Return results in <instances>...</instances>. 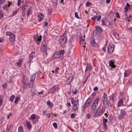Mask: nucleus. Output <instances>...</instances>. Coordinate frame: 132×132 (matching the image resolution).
I'll return each instance as SVG.
<instances>
[{"label": "nucleus", "instance_id": "338daca9", "mask_svg": "<svg viewBox=\"0 0 132 132\" xmlns=\"http://www.w3.org/2000/svg\"><path fill=\"white\" fill-rule=\"evenodd\" d=\"M93 90L94 91H97L98 90V87H96L94 88Z\"/></svg>", "mask_w": 132, "mask_h": 132}, {"label": "nucleus", "instance_id": "39448f33", "mask_svg": "<svg viewBox=\"0 0 132 132\" xmlns=\"http://www.w3.org/2000/svg\"><path fill=\"white\" fill-rule=\"evenodd\" d=\"M67 79L66 81L65 84L67 85H69L71 83V81L73 80V75L71 73L68 74Z\"/></svg>", "mask_w": 132, "mask_h": 132}, {"label": "nucleus", "instance_id": "1a4fd4ad", "mask_svg": "<svg viewBox=\"0 0 132 132\" xmlns=\"http://www.w3.org/2000/svg\"><path fill=\"white\" fill-rule=\"evenodd\" d=\"M102 25L104 26H109V25H111V23L109 22L108 20L106 19L102 20Z\"/></svg>", "mask_w": 132, "mask_h": 132}, {"label": "nucleus", "instance_id": "f704fd0d", "mask_svg": "<svg viewBox=\"0 0 132 132\" xmlns=\"http://www.w3.org/2000/svg\"><path fill=\"white\" fill-rule=\"evenodd\" d=\"M115 62V61L114 60H110L109 62V65H111L114 64V63Z\"/></svg>", "mask_w": 132, "mask_h": 132}, {"label": "nucleus", "instance_id": "20e7f679", "mask_svg": "<svg viewBox=\"0 0 132 132\" xmlns=\"http://www.w3.org/2000/svg\"><path fill=\"white\" fill-rule=\"evenodd\" d=\"M92 100L90 97H89L86 101L83 106V108L85 109L88 106H90L92 103Z\"/></svg>", "mask_w": 132, "mask_h": 132}, {"label": "nucleus", "instance_id": "4d7b16f0", "mask_svg": "<svg viewBox=\"0 0 132 132\" xmlns=\"http://www.w3.org/2000/svg\"><path fill=\"white\" fill-rule=\"evenodd\" d=\"M101 18V15H99L98 18H97V21H99L100 20Z\"/></svg>", "mask_w": 132, "mask_h": 132}, {"label": "nucleus", "instance_id": "473e14b6", "mask_svg": "<svg viewBox=\"0 0 132 132\" xmlns=\"http://www.w3.org/2000/svg\"><path fill=\"white\" fill-rule=\"evenodd\" d=\"M80 43L81 44H82L83 45H84L86 44V43L84 42V39H82V38H80Z\"/></svg>", "mask_w": 132, "mask_h": 132}, {"label": "nucleus", "instance_id": "09e8293b", "mask_svg": "<svg viewBox=\"0 0 132 132\" xmlns=\"http://www.w3.org/2000/svg\"><path fill=\"white\" fill-rule=\"evenodd\" d=\"M97 17V15H95L91 18V19L93 21H95Z\"/></svg>", "mask_w": 132, "mask_h": 132}, {"label": "nucleus", "instance_id": "ea45409f", "mask_svg": "<svg viewBox=\"0 0 132 132\" xmlns=\"http://www.w3.org/2000/svg\"><path fill=\"white\" fill-rule=\"evenodd\" d=\"M15 96L14 95H13L10 97V100L11 102H12L14 99L15 98Z\"/></svg>", "mask_w": 132, "mask_h": 132}, {"label": "nucleus", "instance_id": "b1692460", "mask_svg": "<svg viewBox=\"0 0 132 132\" xmlns=\"http://www.w3.org/2000/svg\"><path fill=\"white\" fill-rule=\"evenodd\" d=\"M42 109L43 110V113L44 116L46 115L47 113H48V112H49V111H48L46 109H45V107H44Z\"/></svg>", "mask_w": 132, "mask_h": 132}, {"label": "nucleus", "instance_id": "37998d69", "mask_svg": "<svg viewBox=\"0 0 132 132\" xmlns=\"http://www.w3.org/2000/svg\"><path fill=\"white\" fill-rule=\"evenodd\" d=\"M75 91H73L72 90V93H73L74 95H76L78 91V90L76 88H75L74 89Z\"/></svg>", "mask_w": 132, "mask_h": 132}, {"label": "nucleus", "instance_id": "774afa93", "mask_svg": "<svg viewBox=\"0 0 132 132\" xmlns=\"http://www.w3.org/2000/svg\"><path fill=\"white\" fill-rule=\"evenodd\" d=\"M128 30L130 32L132 31V27H131L128 29Z\"/></svg>", "mask_w": 132, "mask_h": 132}, {"label": "nucleus", "instance_id": "052dcab7", "mask_svg": "<svg viewBox=\"0 0 132 132\" xmlns=\"http://www.w3.org/2000/svg\"><path fill=\"white\" fill-rule=\"evenodd\" d=\"M7 85L6 84L4 83L2 85V87L3 88H6Z\"/></svg>", "mask_w": 132, "mask_h": 132}, {"label": "nucleus", "instance_id": "a19ab883", "mask_svg": "<svg viewBox=\"0 0 132 132\" xmlns=\"http://www.w3.org/2000/svg\"><path fill=\"white\" fill-rule=\"evenodd\" d=\"M30 117L31 119L33 120L35 119L36 116L35 114H33Z\"/></svg>", "mask_w": 132, "mask_h": 132}, {"label": "nucleus", "instance_id": "0e129e2a", "mask_svg": "<svg viewBox=\"0 0 132 132\" xmlns=\"http://www.w3.org/2000/svg\"><path fill=\"white\" fill-rule=\"evenodd\" d=\"M110 66V67L112 68H114L116 67V65H114V64L111 65H109Z\"/></svg>", "mask_w": 132, "mask_h": 132}, {"label": "nucleus", "instance_id": "f8f14e48", "mask_svg": "<svg viewBox=\"0 0 132 132\" xmlns=\"http://www.w3.org/2000/svg\"><path fill=\"white\" fill-rule=\"evenodd\" d=\"M59 86L58 85H56L53 87L50 90V92L52 93H54L58 88H59Z\"/></svg>", "mask_w": 132, "mask_h": 132}, {"label": "nucleus", "instance_id": "5701e85b", "mask_svg": "<svg viewBox=\"0 0 132 132\" xmlns=\"http://www.w3.org/2000/svg\"><path fill=\"white\" fill-rule=\"evenodd\" d=\"M123 100L122 99H121L119 101L118 107H119L120 106H123Z\"/></svg>", "mask_w": 132, "mask_h": 132}, {"label": "nucleus", "instance_id": "79ce46f5", "mask_svg": "<svg viewBox=\"0 0 132 132\" xmlns=\"http://www.w3.org/2000/svg\"><path fill=\"white\" fill-rule=\"evenodd\" d=\"M23 130L22 127L21 126H20L18 128L19 132H23Z\"/></svg>", "mask_w": 132, "mask_h": 132}, {"label": "nucleus", "instance_id": "c03bdc74", "mask_svg": "<svg viewBox=\"0 0 132 132\" xmlns=\"http://www.w3.org/2000/svg\"><path fill=\"white\" fill-rule=\"evenodd\" d=\"M59 53H60V56L61 55H63L64 53V51L63 50H62L61 51H60L59 52Z\"/></svg>", "mask_w": 132, "mask_h": 132}, {"label": "nucleus", "instance_id": "603ef678", "mask_svg": "<svg viewBox=\"0 0 132 132\" xmlns=\"http://www.w3.org/2000/svg\"><path fill=\"white\" fill-rule=\"evenodd\" d=\"M92 5V3L89 2H87L86 3V5L87 7L89 6L90 5Z\"/></svg>", "mask_w": 132, "mask_h": 132}, {"label": "nucleus", "instance_id": "de8ad7c7", "mask_svg": "<svg viewBox=\"0 0 132 132\" xmlns=\"http://www.w3.org/2000/svg\"><path fill=\"white\" fill-rule=\"evenodd\" d=\"M76 117L75 114L73 113H72L70 115V118H73Z\"/></svg>", "mask_w": 132, "mask_h": 132}, {"label": "nucleus", "instance_id": "4468645a", "mask_svg": "<svg viewBox=\"0 0 132 132\" xmlns=\"http://www.w3.org/2000/svg\"><path fill=\"white\" fill-rule=\"evenodd\" d=\"M92 69V66L90 63H87L86 64V69L85 71V73L87 71H90Z\"/></svg>", "mask_w": 132, "mask_h": 132}, {"label": "nucleus", "instance_id": "bf43d9fd", "mask_svg": "<svg viewBox=\"0 0 132 132\" xmlns=\"http://www.w3.org/2000/svg\"><path fill=\"white\" fill-rule=\"evenodd\" d=\"M53 126L56 129L57 128V125L56 123H54L53 124Z\"/></svg>", "mask_w": 132, "mask_h": 132}, {"label": "nucleus", "instance_id": "5fc2aeb1", "mask_svg": "<svg viewBox=\"0 0 132 132\" xmlns=\"http://www.w3.org/2000/svg\"><path fill=\"white\" fill-rule=\"evenodd\" d=\"M59 69V68L58 67H57L55 69V72L56 74H57L58 73V70Z\"/></svg>", "mask_w": 132, "mask_h": 132}, {"label": "nucleus", "instance_id": "4be33fe9", "mask_svg": "<svg viewBox=\"0 0 132 132\" xmlns=\"http://www.w3.org/2000/svg\"><path fill=\"white\" fill-rule=\"evenodd\" d=\"M23 62V61L22 59H20L19 62H17L16 63L17 66L19 67H20L22 64V63Z\"/></svg>", "mask_w": 132, "mask_h": 132}, {"label": "nucleus", "instance_id": "c9c22d12", "mask_svg": "<svg viewBox=\"0 0 132 132\" xmlns=\"http://www.w3.org/2000/svg\"><path fill=\"white\" fill-rule=\"evenodd\" d=\"M31 10L30 8H29L27 11V16H28L31 14Z\"/></svg>", "mask_w": 132, "mask_h": 132}, {"label": "nucleus", "instance_id": "72a5a7b5", "mask_svg": "<svg viewBox=\"0 0 132 132\" xmlns=\"http://www.w3.org/2000/svg\"><path fill=\"white\" fill-rule=\"evenodd\" d=\"M20 98L19 96H17L15 98V103L16 104H18V102L20 100Z\"/></svg>", "mask_w": 132, "mask_h": 132}, {"label": "nucleus", "instance_id": "58836bf2", "mask_svg": "<svg viewBox=\"0 0 132 132\" xmlns=\"http://www.w3.org/2000/svg\"><path fill=\"white\" fill-rule=\"evenodd\" d=\"M113 35L117 39L118 38V37H119V34L116 32H113Z\"/></svg>", "mask_w": 132, "mask_h": 132}, {"label": "nucleus", "instance_id": "f257e3e1", "mask_svg": "<svg viewBox=\"0 0 132 132\" xmlns=\"http://www.w3.org/2000/svg\"><path fill=\"white\" fill-rule=\"evenodd\" d=\"M100 98L99 97H97L94 101L92 105L91 112L92 116L94 118L97 117L98 116H101L105 111V107L103 106L101 110L99 111L97 114L98 109H96V108L98 106V103L100 102Z\"/></svg>", "mask_w": 132, "mask_h": 132}, {"label": "nucleus", "instance_id": "7c9ffc66", "mask_svg": "<svg viewBox=\"0 0 132 132\" xmlns=\"http://www.w3.org/2000/svg\"><path fill=\"white\" fill-rule=\"evenodd\" d=\"M34 80H33L32 79H30V81L29 83V86L30 87L31 86V87L33 86L34 84Z\"/></svg>", "mask_w": 132, "mask_h": 132}, {"label": "nucleus", "instance_id": "393cba45", "mask_svg": "<svg viewBox=\"0 0 132 132\" xmlns=\"http://www.w3.org/2000/svg\"><path fill=\"white\" fill-rule=\"evenodd\" d=\"M90 42L91 45L95 47L96 46V44L94 39L92 38L91 39Z\"/></svg>", "mask_w": 132, "mask_h": 132}, {"label": "nucleus", "instance_id": "2f4dec72", "mask_svg": "<svg viewBox=\"0 0 132 132\" xmlns=\"http://www.w3.org/2000/svg\"><path fill=\"white\" fill-rule=\"evenodd\" d=\"M106 104L107 106L108 107H112V104L109 101L106 102Z\"/></svg>", "mask_w": 132, "mask_h": 132}, {"label": "nucleus", "instance_id": "f03ea898", "mask_svg": "<svg viewBox=\"0 0 132 132\" xmlns=\"http://www.w3.org/2000/svg\"><path fill=\"white\" fill-rule=\"evenodd\" d=\"M71 103L73 104L72 109L74 111L77 110L79 108V100H77L75 101L73 97L71 98Z\"/></svg>", "mask_w": 132, "mask_h": 132}, {"label": "nucleus", "instance_id": "7ed1b4c3", "mask_svg": "<svg viewBox=\"0 0 132 132\" xmlns=\"http://www.w3.org/2000/svg\"><path fill=\"white\" fill-rule=\"evenodd\" d=\"M47 46L45 42H42L41 47V51L43 53L44 56H46L48 54L47 52Z\"/></svg>", "mask_w": 132, "mask_h": 132}, {"label": "nucleus", "instance_id": "a18cd8bd", "mask_svg": "<svg viewBox=\"0 0 132 132\" xmlns=\"http://www.w3.org/2000/svg\"><path fill=\"white\" fill-rule=\"evenodd\" d=\"M48 112V113L46 114V117H47L48 118H50L51 117V116L50 115V113Z\"/></svg>", "mask_w": 132, "mask_h": 132}, {"label": "nucleus", "instance_id": "3c124183", "mask_svg": "<svg viewBox=\"0 0 132 132\" xmlns=\"http://www.w3.org/2000/svg\"><path fill=\"white\" fill-rule=\"evenodd\" d=\"M75 17L77 18V19H79V16L78 15V13L77 12H75Z\"/></svg>", "mask_w": 132, "mask_h": 132}, {"label": "nucleus", "instance_id": "f3484780", "mask_svg": "<svg viewBox=\"0 0 132 132\" xmlns=\"http://www.w3.org/2000/svg\"><path fill=\"white\" fill-rule=\"evenodd\" d=\"M22 87L24 89H27L28 87V83L25 81L23 80L22 81Z\"/></svg>", "mask_w": 132, "mask_h": 132}, {"label": "nucleus", "instance_id": "0eeeda50", "mask_svg": "<svg viewBox=\"0 0 132 132\" xmlns=\"http://www.w3.org/2000/svg\"><path fill=\"white\" fill-rule=\"evenodd\" d=\"M120 113L121 114L119 115L118 117V119L120 120L123 119L126 114V111L124 109L121 110Z\"/></svg>", "mask_w": 132, "mask_h": 132}, {"label": "nucleus", "instance_id": "6e6552de", "mask_svg": "<svg viewBox=\"0 0 132 132\" xmlns=\"http://www.w3.org/2000/svg\"><path fill=\"white\" fill-rule=\"evenodd\" d=\"M102 100L103 104L105 105L106 104V102L108 101L107 95L105 93H104L102 97Z\"/></svg>", "mask_w": 132, "mask_h": 132}, {"label": "nucleus", "instance_id": "680f3d73", "mask_svg": "<svg viewBox=\"0 0 132 132\" xmlns=\"http://www.w3.org/2000/svg\"><path fill=\"white\" fill-rule=\"evenodd\" d=\"M5 1V0H0V5L3 3Z\"/></svg>", "mask_w": 132, "mask_h": 132}, {"label": "nucleus", "instance_id": "4c0bfd02", "mask_svg": "<svg viewBox=\"0 0 132 132\" xmlns=\"http://www.w3.org/2000/svg\"><path fill=\"white\" fill-rule=\"evenodd\" d=\"M115 97V96L114 94H112L110 97V100H112L113 101H114V98Z\"/></svg>", "mask_w": 132, "mask_h": 132}, {"label": "nucleus", "instance_id": "412c9836", "mask_svg": "<svg viewBox=\"0 0 132 132\" xmlns=\"http://www.w3.org/2000/svg\"><path fill=\"white\" fill-rule=\"evenodd\" d=\"M131 73V72L129 70H127L125 71L124 73V76L126 77L129 76Z\"/></svg>", "mask_w": 132, "mask_h": 132}, {"label": "nucleus", "instance_id": "13d9d810", "mask_svg": "<svg viewBox=\"0 0 132 132\" xmlns=\"http://www.w3.org/2000/svg\"><path fill=\"white\" fill-rule=\"evenodd\" d=\"M98 31L96 30H94L93 32V34L95 36H96L97 35V32Z\"/></svg>", "mask_w": 132, "mask_h": 132}, {"label": "nucleus", "instance_id": "8fccbe9b", "mask_svg": "<svg viewBox=\"0 0 132 132\" xmlns=\"http://www.w3.org/2000/svg\"><path fill=\"white\" fill-rule=\"evenodd\" d=\"M35 77H36L35 74H33L31 76V79L35 80Z\"/></svg>", "mask_w": 132, "mask_h": 132}, {"label": "nucleus", "instance_id": "a211bd4d", "mask_svg": "<svg viewBox=\"0 0 132 132\" xmlns=\"http://www.w3.org/2000/svg\"><path fill=\"white\" fill-rule=\"evenodd\" d=\"M35 55V52H32L30 55L29 56V62H30L32 59L33 57Z\"/></svg>", "mask_w": 132, "mask_h": 132}, {"label": "nucleus", "instance_id": "864d4df0", "mask_svg": "<svg viewBox=\"0 0 132 132\" xmlns=\"http://www.w3.org/2000/svg\"><path fill=\"white\" fill-rule=\"evenodd\" d=\"M17 5L18 6H19L21 4V0H18Z\"/></svg>", "mask_w": 132, "mask_h": 132}, {"label": "nucleus", "instance_id": "9b49d317", "mask_svg": "<svg viewBox=\"0 0 132 132\" xmlns=\"http://www.w3.org/2000/svg\"><path fill=\"white\" fill-rule=\"evenodd\" d=\"M64 34H63L62 35V36H61V42L63 44H65L67 40V38L64 36Z\"/></svg>", "mask_w": 132, "mask_h": 132}, {"label": "nucleus", "instance_id": "9d476101", "mask_svg": "<svg viewBox=\"0 0 132 132\" xmlns=\"http://www.w3.org/2000/svg\"><path fill=\"white\" fill-rule=\"evenodd\" d=\"M42 39V36L40 35V36H37L34 38V41L38 45H39L40 44Z\"/></svg>", "mask_w": 132, "mask_h": 132}, {"label": "nucleus", "instance_id": "6ab92c4d", "mask_svg": "<svg viewBox=\"0 0 132 132\" xmlns=\"http://www.w3.org/2000/svg\"><path fill=\"white\" fill-rule=\"evenodd\" d=\"M60 54L58 52H56L54 54V55L53 56V59L56 58H58L60 56Z\"/></svg>", "mask_w": 132, "mask_h": 132}, {"label": "nucleus", "instance_id": "e433bc0d", "mask_svg": "<svg viewBox=\"0 0 132 132\" xmlns=\"http://www.w3.org/2000/svg\"><path fill=\"white\" fill-rule=\"evenodd\" d=\"M4 13L3 12L2 10L0 11V19L2 18L4 16Z\"/></svg>", "mask_w": 132, "mask_h": 132}, {"label": "nucleus", "instance_id": "423d86ee", "mask_svg": "<svg viewBox=\"0 0 132 132\" xmlns=\"http://www.w3.org/2000/svg\"><path fill=\"white\" fill-rule=\"evenodd\" d=\"M114 45L113 44H109L108 47V52L109 53H111L113 51L114 48Z\"/></svg>", "mask_w": 132, "mask_h": 132}, {"label": "nucleus", "instance_id": "6e6d98bb", "mask_svg": "<svg viewBox=\"0 0 132 132\" xmlns=\"http://www.w3.org/2000/svg\"><path fill=\"white\" fill-rule=\"evenodd\" d=\"M116 15L117 18L118 19L120 18V16L119 15V14L118 12H116Z\"/></svg>", "mask_w": 132, "mask_h": 132}, {"label": "nucleus", "instance_id": "aec40b11", "mask_svg": "<svg viewBox=\"0 0 132 132\" xmlns=\"http://www.w3.org/2000/svg\"><path fill=\"white\" fill-rule=\"evenodd\" d=\"M15 39V35L14 34H12L10 37V40L13 42H14Z\"/></svg>", "mask_w": 132, "mask_h": 132}, {"label": "nucleus", "instance_id": "69168bd1", "mask_svg": "<svg viewBox=\"0 0 132 132\" xmlns=\"http://www.w3.org/2000/svg\"><path fill=\"white\" fill-rule=\"evenodd\" d=\"M91 115L90 114L88 113L87 115V119H89Z\"/></svg>", "mask_w": 132, "mask_h": 132}, {"label": "nucleus", "instance_id": "ddd939ff", "mask_svg": "<svg viewBox=\"0 0 132 132\" xmlns=\"http://www.w3.org/2000/svg\"><path fill=\"white\" fill-rule=\"evenodd\" d=\"M38 21L39 22H41L44 17V15L41 13H39L38 15Z\"/></svg>", "mask_w": 132, "mask_h": 132}, {"label": "nucleus", "instance_id": "e2e57ef3", "mask_svg": "<svg viewBox=\"0 0 132 132\" xmlns=\"http://www.w3.org/2000/svg\"><path fill=\"white\" fill-rule=\"evenodd\" d=\"M2 101L3 100L2 98L1 95H0V105L2 104Z\"/></svg>", "mask_w": 132, "mask_h": 132}, {"label": "nucleus", "instance_id": "c85d7f7f", "mask_svg": "<svg viewBox=\"0 0 132 132\" xmlns=\"http://www.w3.org/2000/svg\"><path fill=\"white\" fill-rule=\"evenodd\" d=\"M10 6L9 4H6L4 5L3 7L4 10H6V11H7L9 7Z\"/></svg>", "mask_w": 132, "mask_h": 132}, {"label": "nucleus", "instance_id": "2eb2a0df", "mask_svg": "<svg viewBox=\"0 0 132 132\" xmlns=\"http://www.w3.org/2000/svg\"><path fill=\"white\" fill-rule=\"evenodd\" d=\"M132 7V5H131V6L129 5L128 3H127L126 4V6L125 7V13H126L128 10V8L129 7V9L130 10H131L130 9V7Z\"/></svg>", "mask_w": 132, "mask_h": 132}, {"label": "nucleus", "instance_id": "bb28decb", "mask_svg": "<svg viewBox=\"0 0 132 132\" xmlns=\"http://www.w3.org/2000/svg\"><path fill=\"white\" fill-rule=\"evenodd\" d=\"M95 28L96 29V30L98 32H102V29L100 26H97L95 27Z\"/></svg>", "mask_w": 132, "mask_h": 132}, {"label": "nucleus", "instance_id": "cd10ccee", "mask_svg": "<svg viewBox=\"0 0 132 132\" xmlns=\"http://www.w3.org/2000/svg\"><path fill=\"white\" fill-rule=\"evenodd\" d=\"M26 124L28 129H30L31 128V125L30 122L29 121L26 122Z\"/></svg>", "mask_w": 132, "mask_h": 132}, {"label": "nucleus", "instance_id": "49530a36", "mask_svg": "<svg viewBox=\"0 0 132 132\" xmlns=\"http://www.w3.org/2000/svg\"><path fill=\"white\" fill-rule=\"evenodd\" d=\"M13 34L10 31H7L6 32V34L7 35L10 36L11 34Z\"/></svg>", "mask_w": 132, "mask_h": 132}, {"label": "nucleus", "instance_id": "c756f323", "mask_svg": "<svg viewBox=\"0 0 132 132\" xmlns=\"http://www.w3.org/2000/svg\"><path fill=\"white\" fill-rule=\"evenodd\" d=\"M19 10H16L13 11L12 12V14L11 15V16L12 17L13 16L16 15L18 12Z\"/></svg>", "mask_w": 132, "mask_h": 132}, {"label": "nucleus", "instance_id": "dca6fc26", "mask_svg": "<svg viewBox=\"0 0 132 132\" xmlns=\"http://www.w3.org/2000/svg\"><path fill=\"white\" fill-rule=\"evenodd\" d=\"M108 121L107 119H105L104 117L103 118V125L104 126V127L105 129L107 130V123Z\"/></svg>", "mask_w": 132, "mask_h": 132}, {"label": "nucleus", "instance_id": "a878e982", "mask_svg": "<svg viewBox=\"0 0 132 132\" xmlns=\"http://www.w3.org/2000/svg\"><path fill=\"white\" fill-rule=\"evenodd\" d=\"M47 104L49 107L51 108L54 105V104L51 102L50 100L48 101H47Z\"/></svg>", "mask_w": 132, "mask_h": 132}]
</instances>
